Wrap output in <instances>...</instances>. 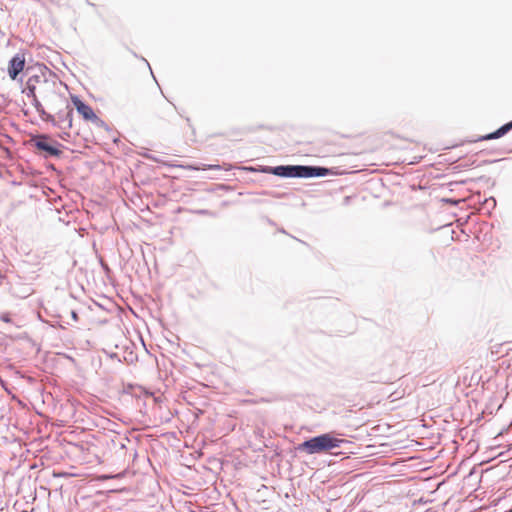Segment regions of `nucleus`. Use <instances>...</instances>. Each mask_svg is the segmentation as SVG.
<instances>
[{
	"mask_svg": "<svg viewBox=\"0 0 512 512\" xmlns=\"http://www.w3.org/2000/svg\"><path fill=\"white\" fill-rule=\"evenodd\" d=\"M37 112L43 121L50 122L52 125H58V123H56L55 116H53L50 113H47L44 107L38 110Z\"/></svg>",
	"mask_w": 512,
	"mask_h": 512,
	"instance_id": "9b49d317",
	"label": "nucleus"
},
{
	"mask_svg": "<svg viewBox=\"0 0 512 512\" xmlns=\"http://www.w3.org/2000/svg\"><path fill=\"white\" fill-rule=\"evenodd\" d=\"M137 456V451L135 449H133V458H135Z\"/></svg>",
	"mask_w": 512,
	"mask_h": 512,
	"instance_id": "c756f323",
	"label": "nucleus"
},
{
	"mask_svg": "<svg viewBox=\"0 0 512 512\" xmlns=\"http://www.w3.org/2000/svg\"><path fill=\"white\" fill-rule=\"evenodd\" d=\"M512 130V120L503 124L502 126H500L497 131H498V134L500 135V137H503L505 136L508 132H510Z\"/></svg>",
	"mask_w": 512,
	"mask_h": 512,
	"instance_id": "f8f14e48",
	"label": "nucleus"
},
{
	"mask_svg": "<svg viewBox=\"0 0 512 512\" xmlns=\"http://www.w3.org/2000/svg\"><path fill=\"white\" fill-rule=\"evenodd\" d=\"M37 68L39 73L29 76L27 81L33 83L35 86L38 84H46L48 82L46 74L52 75L53 72L45 64H39Z\"/></svg>",
	"mask_w": 512,
	"mask_h": 512,
	"instance_id": "0eeeda50",
	"label": "nucleus"
},
{
	"mask_svg": "<svg viewBox=\"0 0 512 512\" xmlns=\"http://www.w3.org/2000/svg\"><path fill=\"white\" fill-rule=\"evenodd\" d=\"M71 102L73 106L75 107L76 111L79 113V115L82 116V118L85 121L93 120L96 113L94 112L93 108L84 102L79 96L77 95H71Z\"/></svg>",
	"mask_w": 512,
	"mask_h": 512,
	"instance_id": "39448f33",
	"label": "nucleus"
},
{
	"mask_svg": "<svg viewBox=\"0 0 512 512\" xmlns=\"http://www.w3.org/2000/svg\"><path fill=\"white\" fill-rule=\"evenodd\" d=\"M0 407H1V411H5V404L3 402L0 401Z\"/></svg>",
	"mask_w": 512,
	"mask_h": 512,
	"instance_id": "4be33fe9",
	"label": "nucleus"
},
{
	"mask_svg": "<svg viewBox=\"0 0 512 512\" xmlns=\"http://www.w3.org/2000/svg\"><path fill=\"white\" fill-rule=\"evenodd\" d=\"M142 61H145V63H147L148 68H151V65H150V63H148V60H145V58H142Z\"/></svg>",
	"mask_w": 512,
	"mask_h": 512,
	"instance_id": "cd10ccee",
	"label": "nucleus"
},
{
	"mask_svg": "<svg viewBox=\"0 0 512 512\" xmlns=\"http://www.w3.org/2000/svg\"><path fill=\"white\" fill-rule=\"evenodd\" d=\"M0 407H1V411H5V404L3 402L0 401Z\"/></svg>",
	"mask_w": 512,
	"mask_h": 512,
	"instance_id": "5701e85b",
	"label": "nucleus"
},
{
	"mask_svg": "<svg viewBox=\"0 0 512 512\" xmlns=\"http://www.w3.org/2000/svg\"><path fill=\"white\" fill-rule=\"evenodd\" d=\"M498 138H501V137L498 134V131L496 129L495 131H493L491 133H488L486 135L479 137L478 141L493 140V139H498Z\"/></svg>",
	"mask_w": 512,
	"mask_h": 512,
	"instance_id": "4468645a",
	"label": "nucleus"
},
{
	"mask_svg": "<svg viewBox=\"0 0 512 512\" xmlns=\"http://www.w3.org/2000/svg\"><path fill=\"white\" fill-rule=\"evenodd\" d=\"M12 340H25L27 341L32 347H37V350H39V347L37 346L36 342L29 336L27 332L19 333L15 336L9 335L8 336Z\"/></svg>",
	"mask_w": 512,
	"mask_h": 512,
	"instance_id": "1a4fd4ad",
	"label": "nucleus"
},
{
	"mask_svg": "<svg viewBox=\"0 0 512 512\" xmlns=\"http://www.w3.org/2000/svg\"><path fill=\"white\" fill-rule=\"evenodd\" d=\"M144 157L148 160H151L153 162H156V163H160L161 161L156 158L155 156L151 155V154H145Z\"/></svg>",
	"mask_w": 512,
	"mask_h": 512,
	"instance_id": "a211bd4d",
	"label": "nucleus"
},
{
	"mask_svg": "<svg viewBox=\"0 0 512 512\" xmlns=\"http://www.w3.org/2000/svg\"><path fill=\"white\" fill-rule=\"evenodd\" d=\"M111 358H118V355L116 353H113L110 355Z\"/></svg>",
	"mask_w": 512,
	"mask_h": 512,
	"instance_id": "c85d7f7f",
	"label": "nucleus"
},
{
	"mask_svg": "<svg viewBox=\"0 0 512 512\" xmlns=\"http://www.w3.org/2000/svg\"><path fill=\"white\" fill-rule=\"evenodd\" d=\"M186 121H187V123L189 124V126H190V127H192V126H191V123H190V118H188V117H187V118H186Z\"/></svg>",
	"mask_w": 512,
	"mask_h": 512,
	"instance_id": "7c9ffc66",
	"label": "nucleus"
},
{
	"mask_svg": "<svg viewBox=\"0 0 512 512\" xmlns=\"http://www.w3.org/2000/svg\"><path fill=\"white\" fill-rule=\"evenodd\" d=\"M28 145L35 148L36 153L43 158H60L63 154V145L55 140H52L50 135L45 133H38L31 135Z\"/></svg>",
	"mask_w": 512,
	"mask_h": 512,
	"instance_id": "7ed1b4c3",
	"label": "nucleus"
},
{
	"mask_svg": "<svg viewBox=\"0 0 512 512\" xmlns=\"http://www.w3.org/2000/svg\"><path fill=\"white\" fill-rule=\"evenodd\" d=\"M91 122L99 128H104L105 130H109L108 124L104 120H102L100 117H98L97 115H95V117L93 118V120H91Z\"/></svg>",
	"mask_w": 512,
	"mask_h": 512,
	"instance_id": "ddd939ff",
	"label": "nucleus"
},
{
	"mask_svg": "<svg viewBox=\"0 0 512 512\" xmlns=\"http://www.w3.org/2000/svg\"><path fill=\"white\" fill-rule=\"evenodd\" d=\"M347 440L336 437L333 433H323L304 440L297 446V451L309 455L323 454L336 448H341Z\"/></svg>",
	"mask_w": 512,
	"mask_h": 512,
	"instance_id": "f03ea898",
	"label": "nucleus"
},
{
	"mask_svg": "<svg viewBox=\"0 0 512 512\" xmlns=\"http://www.w3.org/2000/svg\"><path fill=\"white\" fill-rule=\"evenodd\" d=\"M69 136H70L69 133L66 131H63V133L60 134V138L63 140H66V137H69Z\"/></svg>",
	"mask_w": 512,
	"mask_h": 512,
	"instance_id": "aec40b11",
	"label": "nucleus"
},
{
	"mask_svg": "<svg viewBox=\"0 0 512 512\" xmlns=\"http://www.w3.org/2000/svg\"><path fill=\"white\" fill-rule=\"evenodd\" d=\"M71 317L74 321H78L79 320V316H78V313L75 311V310H72L71 311Z\"/></svg>",
	"mask_w": 512,
	"mask_h": 512,
	"instance_id": "6ab92c4d",
	"label": "nucleus"
},
{
	"mask_svg": "<svg viewBox=\"0 0 512 512\" xmlns=\"http://www.w3.org/2000/svg\"><path fill=\"white\" fill-rule=\"evenodd\" d=\"M142 61H145V63H147L148 68H151V65H150V63H148V60H145V58H142Z\"/></svg>",
	"mask_w": 512,
	"mask_h": 512,
	"instance_id": "bb28decb",
	"label": "nucleus"
},
{
	"mask_svg": "<svg viewBox=\"0 0 512 512\" xmlns=\"http://www.w3.org/2000/svg\"><path fill=\"white\" fill-rule=\"evenodd\" d=\"M232 168L231 165H229L227 168H225V170H230Z\"/></svg>",
	"mask_w": 512,
	"mask_h": 512,
	"instance_id": "473e14b6",
	"label": "nucleus"
},
{
	"mask_svg": "<svg viewBox=\"0 0 512 512\" xmlns=\"http://www.w3.org/2000/svg\"><path fill=\"white\" fill-rule=\"evenodd\" d=\"M72 121H73V109L69 106L68 102L66 101L65 109L59 110L57 112L56 123H58V125H53V126L59 128V129H62V130H67L72 127Z\"/></svg>",
	"mask_w": 512,
	"mask_h": 512,
	"instance_id": "423d86ee",
	"label": "nucleus"
},
{
	"mask_svg": "<svg viewBox=\"0 0 512 512\" xmlns=\"http://www.w3.org/2000/svg\"><path fill=\"white\" fill-rule=\"evenodd\" d=\"M126 442H130L128 438L122 439V441H119V449L117 450V453H120L121 455H124L127 451V446L125 444Z\"/></svg>",
	"mask_w": 512,
	"mask_h": 512,
	"instance_id": "2eb2a0df",
	"label": "nucleus"
},
{
	"mask_svg": "<svg viewBox=\"0 0 512 512\" xmlns=\"http://www.w3.org/2000/svg\"><path fill=\"white\" fill-rule=\"evenodd\" d=\"M142 61H145V63H147L148 68H151V65H150V63H148V60H145V58H142Z\"/></svg>",
	"mask_w": 512,
	"mask_h": 512,
	"instance_id": "a878e982",
	"label": "nucleus"
},
{
	"mask_svg": "<svg viewBox=\"0 0 512 512\" xmlns=\"http://www.w3.org/2000/svg\"><path fill=\"white\" fill-rule=\"evenodd\" d=\"M102 268H104V269H108V266H107V265L102 264Z\"/></svg>",
	"mask_w": 512,
	"mask_h": 512,
	"instance_id": "2f4dec72",
	"label": "nucleus"
},
{
	"mask_svg": "<svg viewBox=\"0 0 512 512\" xmlns=\"http://www.w3.org/2000/svg\"><path fill=\"white\" fill-rule=\"evenodd\" d=\"M261 173L272 174L281 178H319L337 175L335 168L315 165H278L260 166Z\"/></svg>",
	"mask_w": 512,
	"mask_h": 512,
	"instance_id": "f257e3e1",
	"label": "nucleus"
},
{
	"mask_svg": "<svg viewBox=\"0 0 512 512\" xmlns=\"http://www.w3.org/2000/svg\"><path fill=\"white\" fill-rule=\"evenodd\" d=\"M36 89L37 86L33 85L29 81H26L25 87L22 89V93L25 94L28 98L36 97Z\"/></svg>",
	"mask_w": 512,
	"mask_h": 512,
	"instance_id": "9d476101",
	"label": "nucleus"
},
{
	"mask_svg": "<svg viewBox=\"0 0 512 512\" xmlns=\"http://www.w3.org/2000/svg\"><path fill=\"white\" fill-rule=\"evenodd\" d=\"M491 201L493 203V205L495 206L496 202H495V199L493 197H491L490 199H487L486 202H489Z\"/></svg>",
	"mask_w": 512,
	"mask_h": 512,
	"instance_id": "412c9836",
	"label": "nucleus"
},
{
	"mask_svg": "<svg viewBox=\"0 0 512 512\" xmlns=\"http://www.w3.org/2000/svg\"><path fill=\"white\" fill-rule=\"evenodd\" d=\"M32 105L34 106V108L36 109V111L40 110L41 108H43V105L41 104V102L39 101V99L36 97H32Z\"/></svg>",
	"mask_w": 512,
	"mask_h": 512,
	"instance_id": "f3484780",
	"label": "nucleus"
},
{
	"mask_svg": "<svg viewBox=\"0 0 512 512\" xmlns=\"http://www.w3.org/2000/svg\"><path fill=\"white\" fill-rule=\"evenodd\" d=\"M142 61H145V63H147L148 68H151V65H150V63H148V60H145V58H142Z\"/></svg>",
	"mask_w": 512,
	"mask_h": 512,
	"instance_id": "393cba45",
	"label": "nucleus"
},
{
	"mask_svg": "<svg viewBox=\"0 0 512 512\" xmlns=\"http://www.w3.org/2000/svg\"><path fill=\"white\" fill-rule=\"evenodd\" d=\"M0 320L7 324H12L13 320L11 314L9 312H4L0 314Z\"/></svg>",
	"mask_w": 512,
	"mask_h": 512,
	"instance_id": "dca6fc26",
	"label": "nucleus"
},
{
	"mask_svg": "<svg viewBox=\"0 0 512 512\" xmlns=\"http://www.w3.org/2000/svg\"><path fill=\"white\" fill-rule=\"evenodd\" d=\"M178 167H182V168H185V169H188V170H192V171H197V170H221L223 168V166L219 165V164H207V165H203L202 168L198 167V166H195V165H178Z\"/></svg>",
	"mask_w": 512,
	"mask_h": 512,
	"instance_id": "6e6552de",
	"label": "nucleus"
},
{
	"mask_svg": "<svg viewBox=\"0 0 512 512\" xmlns=\"http://www.w3.org/2000/svg\"><path fill=\"white\" fill-rule=\"evenodd\" d=\"M243 169L247 171H255V169H253L252 167H244Z\"/></svg>",
	"mask_w": 512,
	"mask_h": 512,
	"instance_id": "b1692460",
	"label": "nucleus"
},
{
	"mask_svg": "<svg viewBox=\"0 0 512 512\" xmlns=\"http://www.w3.org/2000/svg\"><path fill=\"white\" fill-rule=\"evenodd\" d=\"M26 63L25 53H16L8 62V75L10 79L17 80L20 73L24 70Z\"/></svg>",
	"mask_w": 512,
	"mask_h": 512,
	"instance_id": "20e7f679",
	"label": "nucleus"
}]
</instances>
